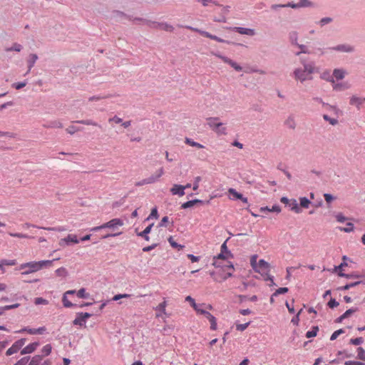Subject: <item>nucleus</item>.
I'll use <instances>...</instances> for the list:
<instances>
[{
	"label": "nucleus",
	"instance_id": "nucleus-16",
	"mask_svg": "<svg viewBox=\"0 0 365 365\" xmlns=\"http://www.w3.org/2000/svg\"><path fill=\"white\" fill-rule=\"evenodd\" d=\"M185 301L188 302L190 304V306L194 309V310L196 312L197 309H199L200 307H202V306H205L206 308L209 310H212V306L211 304H197L195 299L190 297V296H187L185 297Z\"/></svg>",
	"mask_w": 365,
	"mask_h": 365
},
{
	"label": "nucleus",
	"instance_id": "nucleus-6",
	"mask_svg": "<svg viewBox=\"0 0 365 365\" xmlns=\"http://www.w3.org/2000/svg\"><path fill=\"white\" fill-rule=\"evenodd\" d=\"M124 225L123 221L120 218H114L110 220V221L91 229V231H98L101 229L110 228L112 230H115L118 227H122Z\"/></svg>",
	"mask_w": 365,
	"mask_h": 365
},
{
	"label": "nucleus",
	"instance_id": "nucleus-21",
	"mask_svg": "<svg viewBox=\"0 0 365 365\" xmlns=\"http://www.w3.org/2000/svg\"><path fill=\"white\" fill-rule=\"evenodd\" d=\"M75 293H76L75 290H68L64 293L63 298H62V302H63V304L65 307H71L73 306V304L68 299L67 295L73 294Z\"/></svg>",
	"mask_w": 365,
	"mask_h": 365
},
{
	"label": "nucleus",
	"instance_id": "nucleus-53",
	"mask_svg": "<svg viewBox=\"0 0 365 365\" xmlns=\"http://www.w3.org/2000/svg\"><path fill=\"white\" fill-rule=\"evenodd\" d=\"M16 134L11 132L0 131V137H7L9 138H14Z\"/></svg>",
	"mask_w": 365,
	"mask_h": 365
},
{
	"label": "nucleus",
	"instance_id": "nucleus-8",
	"mask_svg": "<svg viewBox=\"0 0 365 365\" xmlns=\"http://www.w3.org/2000/svg\"><path fill=\"white\" fill-rule=\"evenodd\" d=\"M185 28L187 29H190L192 31H195V32H197L199 33L201 36H204V37H206V38H210L212 40H215L217 42H220V43H224L225 42V41L217 36H215V35H212L211 34H210L209 32L207 31H202V30H200L199 29H197V28H194V27H192V26H185Z\"/></svg>",
	"mask_w": 365,
	"mask_h": 365
},
{
	"label": "nucleus",
	"instance_id": "nucleus-36",
	"mask_svg": "<svg viewBox=\"0 0 365 365\" xmlns=\"http://www.w3.org/2000/svg\"><path fill=\"white\" fill-rule=\"evenodd\" d=\"M202 201L200 200H190V201H187V202L183 203L181 205V207L183 208V209H186V208H188V207H191L194 206L195 204L200 203Z\"/></svg>",
	"mask_w": 365,
	"mask_h": 365
},
{
	"label": "nucleus",
	"instance_id": "nucleus-64",
	"mask_svg": "<svg viewBox=\"0 0 365 365\" xmlns=\"http://www.w3.org/2000/svg\"><path fill=\"white\" fill-rule=\"evenodd\" d=\"M328 306L333 309L334 307H336L339 306V302H336L334 299H331L329 302H328Z\"/></svg>",
	"mask_w": 365,
	"mask_h": 365
},
{
	"label": "nucleus",
	"instance_id": "nucleus-9",
	"mask_svg": "<svg viewBox=\"0 0 365 365\" xmlns=\"http://www.w3.org/2000/svg\"><path fill=\"white\" fill-rule=\"evenodd\" d=\"M232 257V255L227 250L226 242L221 245V253L217 257H215L213 259H219L220 262H228L227 259Z\"/></svg>",
	"mask_w": 365,
	"mask_h": 365
},
{
	"label": "nucleus",
	"instance_id": "nucleus-4",
	"mask_svg": "<svg viewBox=\"0 0 365 365\" xmlns=\"http://www.w3.org/2000/svg\"><path fill=\"white\" fill-rule=\"evenodd\" d=\"M207 124L209 128L216 133L217 135H226L227 128L223 125V123L219 121L217 117H210L207 118Z\"/></svg>",
	"mask_w": 365,
	"mask_h": 365
},
{
	"label": "nucleus",
	"instance_id": "nucleus-7",
	"mask_svg": "<svg viewBox=\"0 0 365 365\" xmlns=\"http://www.w3.org/2000/svg\"><path fill=\"white\" fill-rule=\"evenodd\" d=\"M197 314H201L203 315L206 319H208V321L210 323V329L211 330H216L217 328V319L216 318L209 312L206 311L205 309L201 308V307H199L198 309L196 311Z\"/></svg>",
	"mask_w": 365,
	"mask_h": 365
},
{
	"label": "nucleus",
	"instance_id": "nucleus-5",
	"mask_svg": "<svg viewBox=\"0 0 365 365\" xmlns=\"http://www.w3.org/2000/svg\"><path fill=\"white\" fill-rule=\"evenodd\" d=\"M257 272H259L261 275L264 277L265 280H270L273 282L272 277L269 275L270 272L269 264L264 259H259L258 265L255 269Z\"/></svg>",
	"mask_w": 365,
	"mask_h": 365
},
{
	"label": "nucleus",
	"instance_id": "nucleus-14",
	"mask_svg": "<svg viewBox=\"0 0 365 365\" xmlns=\"http://www.w3.org/2000/svg\"><path fill=\"white\" fill-rule=\"evenodd\" d=\"M216 56L220 58L224 63L229 64L235 71H241L242 70V68L240 65H238L237 63L230 59L229 58L220 54H216Z\"/></svg>",
	"mask_w": 365,
	"mask_h": 365
},
{
	"label": "nucleus",
	"instance_id": "nucleus-23",
	"mask_svg": "<svg viewBox=\"0 0 365 365\" xmlns=\"http://www.w3.org/2000/svg\"><path fill=\"white\" fill-rule=\"evenodd\" d=\"M364 101V98H359L356 96H352L350 98L349 103L352 106H356L359 109Z\"/></svg>",
	"mask_w": 365,
	"mask_h": 365
},
{
	"label": "nucleus",
	"instance_id": "nucleus-41",
	"mask_svg": "<svg viewBox=\"0 0 365 365\" xmlns=\"http://www.w3.org/2000/svg\"><path fill=\"white\" fill-rule=\"evenodd\" d=\"M356 309H349L346 310L339 319V322H341L344 319L349 317L351 314L354 313Z\"/></svg>",
	"mask_w": 365,
	"mask_h": 365
},
{
	"label": "nucleus",
	"instance_id": "nucleus-29",
	"mask_svg": "<svg viewBox=\"0 0 365 365\" xmlns=\"http://www.w3.org/2000/svg\"><path fill=\"white\" fill-rule=\"evenodd\" d=\"M168 242L173 248L177 249L178 250H182L185 246L177 243L173 236H170L168 239Z\"/></svg>",
	"mask_w": 365,
	"mask_h": 365
},
{
	"label": "nucleus",
	"instance_id": "nucleus-43",
	"mask_svg": "<svg viewBox=\"0 0 365 365\" xmlns=\"http://www.w3.org/2000/svg\"><path fill=\"white\" fill-rule=\"evenodd\" d=\"M339 276L346 277L347 278L354 277V278H356L360 280H364V282H363V284H365V273L362 274L361 275H348V274H344L343 273H339Z\"/></svg>",
	"mask_w": 365,
	"mask_h": 365
},
{
	"label": "nucleus",
	"instance_id": "nucleus-49",
	"mask_svg": "<svg viewBox=\"0 0 365 365\" xmlns=\"http://www.w3.org/2000/svg\"><path fill=\"white\" fill-rule=\"evenodd\" d=\"M51 349H52V347H51V344L45 345L41 350L43 355V356L49 355L51 352Z\"/></svg>",
	"mask_w": 365,
	"mask_h": 365
},
{
	"label": "nucleus",
	"instance_id": "nucleus-27",
	"mask_svg": "<svg viewBox=\"0 0 365 365\" xmlns=\"http://www.w3.org/2000/svg\"><path fill=\"white\" fill-rule=\"evenodd\" d=\"M284 125L294 130L296 128L297 123L295 119L293 116H289L287 120L284 121Z\"/></svg>",
	"mask_w": 365,
	"mask_h": 365
},
{
	"label": "nucleus",
	"instance_id": "nucleus-45",
	"mask_svg": "<svg viewBox=\"0 0 365 365\" xmlns=\"http://www.w3.org/2000/svg\"><path fill=\"white\" fill-rule=\"evenodd\" d=\"M357 358L365 362V350L362 347L357 349Z\"/></svg>",
	"mask_w": 365,
	"mask_h": 365
},
{
	"label": "nucleus",
	"instance_id": "nucleus-56",
	"mask_svg": "<svg viewBox=\"0 0 365 365\" xmlns=\"http://www.w3.org/2000/svg\"><path fill=\"white\" fill-rule=\"evenodd\" d=\"M289 291L287 287H280L277 289L273 294V296H277L278 294L287 293Z\"/></svg>",
	"mask_w": 365,
	"mask_h": 365
},
{
	"label": "nucleus",
	"instance_id": "nucleus-2",
	"mask_svg": "<svg viewBox=\"0 0 365 365\" xmlns=\"http://www.w3.org/2000/svg\"><path fill=\"white\" fill-rule=\"evenodd\" d=\"M58 259H59V258L56 259V260ZM53 261H55V259L41 260L38 262L32 261L29 262H26L20 264L16 269L23 270L21 274L27 275L38 272L43 269V267H51Z\"/></svg>",
	"mask_w": 365,
	"mask_h": 365
},
{
	"label": "nucleus",
	"instance_id": "nucleus-11",
	"mask_svg": "<svg viewBox=\"0 0 365 365\" xmlns=\"http://www.w3.org/2000/svg\"><path fill=\"white\" fill-rule=\"evenodd\" d=\"M91 317V314L88 312H80L77 314L76 319L73 321L74 325L80 327L85 326L86 320Z\"/></svg>",
	"mask_w": 365,
	"mask_h": 365
},
{
	"label": "nucleus",
	"instance_id": "nucleus-47",
	"mask_svg": "<svg viewBox=\"0 0 365 365\" xmlns=\"http://www.w3.org/2000/svg\"><path fill=\"white\" fill-rule=\"evenodd\" d=\"M76 123L87 125H93V126H99L98 124L91 120H77Z\"/></svg>",
	"mask_w": 365,
	"mask_h": 365
},
{
	"label": "nucleus",
	"instance_id": "nucleus-35",
	"mask_svg": "<svg viewBox=\"0 0 365 365\" xmlns=\"http://www.w3.org/2000/svg\"><path fill=\"white\" fill-rule=\"evenodd\" d=\"M363 282H364V280L359 279L358 281H356L354 282H351V283L347 284L345 286L341 287L340 289L341 290H347V289H349L350 288L354 287L355 286H357V285H359L360 284H363Z\"/></svg>",
	"mask_w": 365,
	"mask_h": 365
},
{
	"label": "nucleus",
	"instance_id": "nucleus-60",
	"mask_svg": "<svg viewBox=\"0 0 365 365\" xmlns=\"http://www.w3.org/2000/svg\"><path fill=\"white\" fill-rule=\"evenodd\" d=\"M363 341H364V340H363V338H361V337L351 339L350 340V343L354 345H359V344H362Z\"/></svg>",
	"mask_w": 365,
	"mask_h": 365
},
{
	"label": "nucleus",
	"instance_id": "nucleus-1",
	"mask_svg": "<svg viewBox=\"0 0 365 365\" xmlns=\"http://www.w3.org/2000/svg\"><path fill=\"white\" fill-rule=\"evenodd\" d=\"M212 265L217 270L210 272V274L213 280L217 282H222L232 277L235 270L234 266L230 262H220L219 259H213Z\"/></svg>",
	"mask_w": 365,
	"mask_h": 365
},
{
	"label": "nucleus",
	"instance_id": "nucleus-30",
	"mask_svg": "<svg viewBox=\"0 0 365 365\" xmlns=\"http://www.w3.org/2000/svg\"><path fill=\"white\" fill-rule=\"evenodd\" d=\"M288 205L290 207V209L294 212H301V209L299 208L298 203L295 199H292Z\"/></svg>",
	"mask_w": 365,
	"mask_h": 365
},
{
	"label": "nucleus",
	"instance_id": "nucleus-52",
	"mask_svg": "<svg viewBox=\"0 0 365 365\" xmlns=\"http://www.w3.org/2000/svg\"><path fill=\"white\" fill-rule=\"evenodd\" d=\"M323 118L325 120L328 121L332 125H335L338 123V120L336 119L331 118L327 115H324Z\"/></svg>",
	"mask_w": 365,
	"mask_h": 365
},
{
	"label": "nucleus",
	"instance_id": "nucleus-19",
	"mask_svg": "<svg viewBox=\"0 0 365 365\" xmlns=\"http://www.w3.org/2000/svg\"><path fill=\"white\" fill-rule=\"evenodd\" d=\"M39 344L38 342H34L31 344H29V345L26 346L21 351V354H31L34 352L36 348L38 346Z\"/></svg>",
	"mask_w": 365,
	"mask_h": 365
},
{
	"label": "nucleus",
	"instance_id": "nucleus-39",
	"mask_svg": "<svg viewBox=\"0 0 365 365\" xmlns=\"http://www.w3.org/2000/svg\"><path fill=\"white\" fill-rule=\"evenodd\" d=\"M299 201H300V206L303 208H308L311 204L310 200H308L305 197H300Z\"/></svg>",
	"mask_w": 365,
	"mask_h": 365
},
{
	"label": "nucleus",
	"instance_id": "nucleus-54",
	"mask_svg": "<svg viewBox=\"0 0 365 365\" xmlns=\"http://www.w3.org/2000/svg\"><path fill=\"white\" fill-rule=\"evenodd\" d=\"M332 21V19L330 17H325L322 18L319 21V24L321 26H324L325 24H329Z\"/></svg>",
	"mask_w": 365,
	"mask_h": 365
},
{
	"label": "nucleus",
	"instance_id": "nucleus-63",
	"mask_svg": "<svg viewBox=\"0 0 365 365\" xmlns=\"http://www.w3.org/2000/svg\"><path fill=\"white\" fill-rule=\"evenodd\" d=\"M345 365H365L364 363L356 361H346L344 363Z\"/></svg>",
	"mask_w": 365,
	"mask_h": 365
},
{
	"label": "nucleus",
	"instance_id": "nucleus-44",
	"mask_svg": "<svg viewBox=\"0 0 365 365\" xmlns=\"http://www.w3.org/2000/svg\"><path fill=\"white\" fill-rule=\"evenodd\" d=\"M339 276L346 277L347 278L354 277V278H356L360 280H364V282H363V284H365V273L362 274L361 275H348V274H344L343 273H339Z\"/></svg>",
	"mask_w": 365,
	"mask_h": 365
},
{
	"label": "nucleus",
	"instance_id": "nucleus-46",
	"mask_svg": "<svg viewBox=\"0 0 365 365\" xmlns=\"http://www.w3.org/2000/svg\"><path fill=\"white\" fill-rule=\"evenodd\" d=\"M250 324V322L245 323V324H239V323L236 322L235 323L236 329L240 331H243L248 327Z\"/></svg>",
	"mask_w": 365,
	"mask_h": 365
},
{
	"label": "nucleus",
	"instance_id": "nucleus-59",
	"mask_svg": "<svg viewBox=\"0 0 365 365\" xmlns=\"http://www.w3.org/2000/svg\"><path fill=\"white\" fill-rule=\"evenodd\" d=\"M130 297V294H116L113 297V301H118L120 299H122V298H128Z\"/></svg>",
	"mask_w": 365,
	"mask_h": 365
},
{
	"label": "nucleus",
	"instance_id": "nucleus-3",
	"mask_svg": "<svg viewBox=\"0 0 365 365\" xmlns=\"http://www.w3.org/2000/svg\"><path fill=\"white\" fill-rule=\"evenodd\" d=\"M314 71V66L312 63L304 64L303 68H297L294 71V78L301 82L312 78V74Z\"/></svg>",
	"mask_w": 365,
	"mask_h": 365
},
{
	"label": "nucleus",
	"instance_id": "nucleus-12",
	"mask_svg": "<svg viewBox=\"0 0 365 365\" xmlns=\"http://www.w3.org/2000/svg\"><path fill=\"white\" fill-rule=\"evenodd\" d=\"M25 339H21L16 341L6 352L7 356H11L15 353H17L20 349L24 345Z\"/></svg>",
	"mask_w": 365,
	"mask_h": 365
},
{
	"label": "nucleus",
	"instance_id": "nucleus-61",
	"mask_svg": "<svg viewBox=\"0 0 365 365\" xmlns=\"http://www.w3.org/2000/svg\"><path fill=\"white\" fill-rule=\"evenodd\" d=\"M187 257L192 262H197L200 260V257L195 256L192 254L187 255Z\"/></svg>",
	"mask_w": 365,
	"mask_h": 365
},
{
	"label": "nucleus",
	"instance_id": "nucleus-18",
	"mask_svg": "<svg viewBox=\"0 0 365 365\" xmlns=\"http://www.w3.org/2000/svg\"><path fill=\"white\" fill-rule=\"evenodd\" d=\"M332 49L340 52L350 53L354 51V47L349 44H341L333 47Z\"/></svg>",
	"mask_w": 365,
	"mask_h": 365
},
{
	"label": "nucleus",
	"instance_id": "nucleus-26",
	"mask_svg": "<svg viewBox=\"0 0 365 365\" xmlns=\"http://www.w3.org/2000/svg\"><path fill=\"white\" fill-rule=\"evenodd\" d=\"M153 226V224L148 225L143 231L138 233V235L143 237L145 240L148 241L150 238L148 235L150 232Z\"/></svg>",
	"mask_w": 365,
	"mask_h": 365
},
{
	"label": "nucleus",
	"instance_id": "nucleus-31",
	"mask_svg": "<svg viewBox=\"0 0 365 365\" xmlns=\"http://www.w3.org/2000/svg\"><path fill=\"white\" fill-rule=\"evenodd\" d=\"M16 264V261L15 259L7 260V259H1L0 260V268L2 269L3 272H4V266H14Z\"/></svg>",
	"mask_w": 365,
	"mask_h": 365
},
{
	"label": "nucleus",
	"instance_id": "nucleus-33",
	"mask_svg": "<svg viewBox=\"0 0 365 365\" xmlns=\"http://www.w3.org/2000/svg\"><path fill=\"white\" fill-rule=\"evenodd\" d=\"M38 59V56L36 54H31L28 59V66H29V72L31 69V68L34 66L36 60Z\"/></svg>",
	"mask_w": 365,
	"mask_h": 365
},
{
	"label": "nucleus",
	"instance_id": "nucleus-10",
	"mask_svg": "<svg viewBox=\"0 0 365 365\" xmlns=\"http://www.w3.org/2000/svg\"><path fill=\"white\" fill-rule=\"evenodd\" d=\"M163 174H164V170L163 168H160L156 171V173L154 175H152V176L149 177L148 178L145 179L140 182H138L136 185L140 186V185H146V184L153 183V182H156Z\"/></svg>",
	"mask_w": 365,
	"mask_h": 365
},
{
	"label": "nucleus",
	"instance_id": "nucleus-40",
	"mask_svg": "<svg viewBox=\"0 0 365 365\" xmlns=\"http://www.w3.org/2000/svg\"><path fill=\"white\" fill-rule=\"evenodd\" d=\"M76 295L78 298L81 299H86L88 298L89 294L86 292V289L84 288L80 289L77 292Z\"/></svg>",
	"mask_w": 365,
	"mask_h": 365
},
{
	"label": "nucleus",
	"instance_id": "nucleus-37",
	"mask_svg": "<svg viewBox=\"0 0 365 365\" xmlns=\"http://www.w3.org/2000/svg\"><path fill=\"white\" fill-rule=\"evenodd\" d=\"M55 273H56V276L60 277H66L68 275V272H67L66 269L63 267H61L57 269L55 271Z\"/></svg>",
	"mask_w": 365,
	"mask_h": 365
},
{
	"label": "nucleus",
	"instance_id": "nucleus-20",
	"mask_svg": "<svg viewBox=\"0 0 365 365\" xmlns=\"http://www.w3.org/2000/svg\"><path fill=\"white\" fill-rule=\"evenodd\" d=\"M228 193L232 195L233 197L242 200L244 203L248 202L247 198L243 197L242 194L237 192L234 188H229Z\"/></svg>",
	"mask_w": 365,
	"mask_h": 365
},
{
	"label": "nucleus",
	"instance_id": "nucleus-17",
	"mask_svg": "<svg viewBox=\"0 0 365 365\" xmlns=\"http://www.w3.org/2000/svg\"><path fill=\"white\" fill-rule=\"evenodd\" d=\"M170 192L173 195L182 197L185 195L183 185L175 184L170 189Z\"/></svg>",
	"mask_w": 365,
	"mask_h": 365
},
{
	"label": "nucleus",
	"instance_id": "nucleus-24",
	"mask_svg": "<svg viewBox=\"0 0 365 365\" xmlns=\"http://www.w3.org/2000/svg\"><path fill=\"white\" fill-rule=\"evenodd\" d=\"M158 26L159 27V29L172 33L174 31V27L171 24H169L166 22H160L158 24Z\"/></svg>",
	"mask_w": 365,
	"mask_h": 365
},
{
	"label": "nucleus",
	"instance_id": "nucleus-25",
	"mask_svg": "<svg viewBox=\"0 0 365 365\" xmlns=\"http://www.w3.org/2000/svg\"><path fill=\"white\" fill-rule=\"evenodd\" d=\"M350 85L348 83H339L333 85V88L337 91H341L349 88Z\"/></svg>",
	"mask_w": 365,
	"mask_h": 365
},
{
	"label": "nucleus",
	"instance_id": "nucleus-34",
	"mask_svg": "<svg viewBox=\"0 0 365 365\" xmlns=\"http://www.w3.org/2000/svg\"><path fill=\"white\" fill-rule=\"evenodd\" d=\"M63 241H66V243H74L77 244L79 242V240L77 238V236L76 235H68L66 237L63 238Z\"/></svg>",
	"mask_w": 365,
	"mask_h": 365
},
{
	"label": "nucleus",
	"instance_id": "nucleus-58",
	"mask_svg": "<svg viewBox=\"0 0 365 365\" xmlns=\"http://www.w3.org/2000/svg\"><path fill=\"white\" fill-rule=\"evenodd\" d=\"M257 255H253L251 259H250V264L252 266V267L255 269V268L257 267L258 265V262H257Z\"/></svg>",
	"mask_w": 365,
	"mask_h": 365
},
{
	"label": "nucleus",
	"instance_id": "nucleus-50",
	"mask_svg": "<svg viewBox=\"0 0 365 365\" xmlns=\"http://www.w3.org/2000/svg\"><path fill=\"white\" fill-rule=\"evenodd\" d=\"M22 48L21 45L19 43H14L11 48H6V51H15L19 52Z\"/></svg>",
	"mask_w": 365,
	"mask_h": 365
},
{
	"label": "nucleus",
	"instance_id": "nucleus-57",
	"mask_svg": "<svg viewBox=\"0 0 365 365\" xmlns=\"http://www.w3.org/2000/svg\"><path fill=\"white\" fill-rule=\"evenodd\" d=\"M10 236L11 237H18V238H29L30 237L26 234H23V233H12V232H9V233Z\"/></svg>",
	"mask_w": 365,
	"mask_h": 365
},
{
	"label": "nucleus",
	"instance_id": "nucleus-55",
	"mask_svg": "<svg viewBox=\"0 0 365 365\" xmlns=\"http://www.w3.org/2000/svg\"><path fill=\"white\" fill-rule=\"evenodd\" d=\"M341 230L345 232H350L354 230V225L351 222H348L346 224V227L344 228H340Z\"/></svg>",
	"mask_w": 365,
	"mask_h": 365
},
{
	"label": "nucleus",
	"instance_id": "nucleus-32",
	"mask_svg": "<svg viewBox=\"0 0 365 365\" xmlns=\"http://www.w3.org/2000/svg\"><path fill=\"white\" fill-rule=\"evenodd\" d=\"M185 143L190 145V146H192V147H195V148H204V145L199 143H197V142H195L193 141L192 139L189 138H185Z\"/></svg>",
	"mask_w": 365,
	"mask_h": 365
},
{
	"label": "nucleus",
	"instance_id": "nucleus-62",
	"mask_svg": "<svg viewBox=\"0 0 365 365\" xmlns=\"http://www.w3.org/2000/svg\"><path fill=\"white\" fill-rule=\"evenodd\" d=\"M79 129L76 128L75 126L73 125H71V126H69L66 128V131L69 134H73L75 133L76 132L78 131Z\"/></svg>",
	"mask_w": 365,
	"mask_h": 365
},
{
	"label": "nucleus",
	"instance_id": "nucleus-15",
	"mask_svg": "<svg viewBox=\"0 0 365 365\" xmlns=\"http://www.w3.org/2000/svg\"><path fill=\"white\" fill-rule=\"evenodd\" d=\"M312 3L309 1V0H299V2L295 3H288L287 4V6H289V7L292 9H297L301 7H310L312 6Z\"/></svg>",
	"mask_w": 365,
	"mask_h": 365
},
{
	"label": "nucleus",
	"instance_id": "nucleus-42",
	"mask_svg": "<svg viewBox=\"0 0 365 365\" xmlns=\"http://www.w3.org/2000/svg\"><path fill=\"white\" fill-rule=\"evenodd\" d=\"M41 360H42L41 356L36 355L32 358V359L29 362V365H39Z\"/></svg>",
	"mask_w": 365,
	"mask_h": 365
},
{
	"label": "nucleus",
	"instance_id": "nucleus-48",
	"mask_svg": "<svg viewBox=\"0 0 365 365\" xmlns=\"http://www.w3.org/2000/svg\"><path fill=\"white\" fill-rule=\"evenodd\" d=\"M34 304L36 305H41V304L46 305L48 304V301L42 297H36L34 299Z\"/></svg>",
	"mask_w": 365,
	"mask_h": 365
},
{
	"label": "nucleus",
	"instance_id": "nucleus-28",
	"mask_svg": "<svg viewBox=\"0 0 365 365\" xmlns=\"http://www.w3.org/2000/svg\"><path fill=\"white\" fill-rule=\"evenodd\" d=\"M346 75V71L343 69L336 68L333 71V76L336 80H341L344 78Z\"/></svg>",
	"mask_w": 365,
	"mask_h": 365
},
{
	"label": "nucleus",
	"instance_id": "nucleus-51",
	"mask_svg": "<svg viewBox=\"0 0 365 365\" xmlns=\"http://www.w3.org/2000/svg\"><path fill=\"white\" fill-rule=\"evenodd\" d=\"M344 333V331L342 329H338L335 331L331 336L330 340L334 341L341 334Z\"/></svg>",
	"mask_w": 365,
	"mask_h": 365
},
{
	"label": "nucleus",
	"instance_id": "nucleus-22",
	"mask_svg": "<svg viewBox=\"0 0 365 365\" xmlns=\"http://www.w3.org/2000/svg\"><path fill=\"white\" fill-rule=\"evenodd\" d=\"M234 29L240 34H245L248 36H254L255 34V30L252 29L235 27Z\"/></svg>",
	"mask_w": 365,
	"mask_h": 365
},
{
	"label": "nucleus",
	"instance_id": "nucleus-38",
	"mask_svg": "<svg viewBox=\"0 0 365 365\" xmlns=\"http://www.w3.org/2000/svg\"><path fill=\"white\" fill-rule=\"evenodd\" d=\"M318 331H319L318 327H317V326L313 327L311 330L308 331L306 333L307 338H311V337L316 336Z\"/></svg>",
	"mask_w": 365,
	"mask_h": 365
},
{
	"label": "nucleus",
	"instance_id": "nucleus-13",
	"mask_svg": "<svg viewBox=\"0 0 365 365\" xmlns=\"http://www.w3.org/2000/svg\"><path fill=\"white\" fill-rule=\"evenodd\" d=\"M166 307H167V301L165 299L163 300V302L160 303L155 308L156 318H162L163 315H167L166 313Z\"/></svg>",
	"mask_w": 365,
	"mask_h": 365
}]
</instances>
